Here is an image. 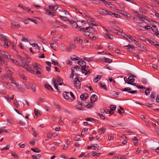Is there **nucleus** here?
<instances>
[{
	"mask_svg": "<svg viewBox=\"0 0 159 159\" xmlns=\"http://www.w3.org/2000/svg\"><path fill=\"white\" fill-rule=\"evenodd\" d=\"M136 44L141 49V50H139V51L144 52L147 50L146 47L144 45H142L140 43H136Z\"/></svg>",
	"mask_w": 159,
	"mask_h": 159,
	"instance_id": "0eeeda50",
	"label": "nucleus"
},
{
	"mask_svg": "<svg viewBox=\"0 0 159 159\" xmlns=\"http://www.w3.org/2000/svg\"><path fill=\"white\" fill-rule=\"evenodd\" d=\"M131 88L129 87H126L125 88L121 89V90L122 91H127V92L129 93H130L133 94L135 93H137V90L131 91Z\"/></svg>",
	"mask_w": 159,
	"mask_h": 159,
	"instance_id": "39448f33",
	"label": "nucleus"
},
{
	"mask_svg": "<svg viewBox=\"0 0 159 159\" xmlns=\"http://www.w3.org/2000/svg\"><path fill=\"white\" fill-rule=\"evenodd\" d=\"M2 82L3 85L7 89L11 90H14V88L13 86L9 82H7L5 80H2Z\"/></svg>",
	"mask_w": 159,
	"mask_h": 159,
	"instance_id": "f03ea898",
	"label": "nucleus"
},
{
	"mask_svg": "<svg viewBox=\"0 0 159 159\" xmlns=\"http://www.w3.org/2000/svg\"><path fill=\"white\" fill-rule=\"evenodd\" d=\"M12 74L7 73V74H5L4 75V76L7 79L10 80L12 77Z\"/></svg>",
	"mask_w": 159,
	"mask_h": 159,
	"instance_id": "a878e982",
	"label": "nucleus"
},
{
	"mask_svg": "<svg viewBox=\"0 0 159 159\" xmlns=\"http://www.w3.org/2000/svg\"><path fill=\"white\" fill-rule=\"evenodd\" d=\"M152 29L153 31H155V33H157L158 29L156 25H153L152 27Z\"/></svg>",
	"mask_w": 159,
	"mask_h": 159,
	"instance_id": "4c0bfd02",
	"label": "nucleus"
},
{
	"mask_svg": "<svg viewBox=\"0 0 159 159\" xmlns=\"http://www.w3.org/2000/svg\"><path fill=\"white\" fill-rule=\"evenodd\" d=\"M19 75L24 80L25 79V75L23 73L21 72H19Z\"/></svg>",
	"mask_w": 159,
	"mask_h": 159,
	"instance_id": "338daca9",
	"label": "nucleus"
},
{
	"mask_svg": "<svg viewBox=\"0 0 159 159\" xmlns=\"http://www.w3.org/2000/svg\"><path fill=\"white\" fill-rule=\"evenodd\" d=\"M95 19H94L90 17L89 16V17L87 18V21L88 22V23L90 24Z\"/></svg>",
	"mask_w": 159,
	"mask_h": 159,
	"instance_id": "5701e85b",
	"label": "nucleus"
},
{
	"mask_svg": "<svg viewBox=\"0 0 159 159\" xmlns=\"http://www.w3.org/2000/svg\"><path fill=\"white\" fill-rule=\"evenodd\" d=\"M29 86L31 88V89L33 90V91H35V86L32 84H29Z\"/></svg>",
	"mask_w": 159,
	"mask_h": 159,
	"instance_id": "3c124183",
	"label": "nucleus"
},
{
	"mask_svg": "<svg viewBox=\"0 0 159 159\" xmlns=\"http://www.w3.org/2000/svg\"><path fill=\"white\" fill-rule=\"evenodd\" d=\"M136 27L138 29L144 31L145 30V27L144 26H142L141 25H138L136 26Z\"/></svg>",
	"mask_w": 159,
	"mask_h": 159,
	"instance_id": "b1692460",
	"label": "nucleus"
},
{
	"mask_svg": "<svg viewBox=\"0 0 159 159\" xmlns=\"http://www.w3.org/2000/svg\"><path fill=\"white\" fill-rule=\"evenodd\" d=\"M20 60L21 61V62L22 63V64L23 65V66H24V65L25 64H27L25 62V59L21 57H20Z\"/></svg>",
	"mask_w": 159,
	"mask_h": 159,
	"instance_id": "052dcab7",
	"label": "nucleus"
},
{
	"mask_svg": "<svg viewBox=\"0 0 159 159\" xmlns=\"http://www.w3.org/2000/svg\"><path fill=\"white\" fill-rule=\"evenodd\" d=\"M69 24L72 25V26L73 28H76L78 29V25L77 23L76 22L73 21H70L69 22Z\"/></svg>",
	"mask_w": 159,
	"mask_h": 159,
	"instance_id": "f8f14e48",
	"label": "nucleus"
},
{
	"mask_svg": "<svg viewBox=\"0 0 159 159\" xmlns=\"http://www.w3.org/2000/svg\"><path fill=\"white\" fill-rule=\"evenodd\" d=\"M50 46L52 48L53 50L56 51V44L54 43H51L50 44Z\"/></svg>",
	"mask_w": 159,
	"mask_h": 159,
	"instance_id": "f704fd0d",
	"label": "nucleus"
},
{
	"mask_svg": "<svg viewBox=\"0 0 159 159\" xmlns=\"http://www.w3.org/2000/svg\"><path fill=\"white\" fill-rule=\"evenodd\" d=\"M105 62L106 63H110L112 62V60L107 58H104Z\"/></svg>",
	"mask_w": 159,
	"mask_h": 159,
	"instance_id": "79ce46f5",
	"label": "nucleus"
},
{
	"mask_svg": "<svg viewBox=\"0 0 159 159\" xmlns=\"http://www.w3.org/2000/svg\"><path fill=\"white\" fill-rule=\"evenodd\" d=\"M124 80H125V81L126 83H127V84H131L133 86H136H136L137 85H136V84L134 83L133 82H129L127 80V79L126 77H125L124 78Z\"/></svg>",
	"mask_w": 159,
	"mask_h": 159,
	"instance_id": "dca6fc26",
	"label": "nucleus"
},
{
	"mask_svg": "<svg viewBox=\"0 0 159 159\" xmlns=\"http://www.w3.org/2000/svg\"><path fill=\"white\" fill-rule=\"evenodd\" d=\"M110 108L111 110L113 111H114L116 109V106L113 105H111L110 106Z\"/></svg>",
	"mask_w": 159,
	"mask_h": 159,
	"instance_id": "774afa93",
	"label": "nucleus"
},
{
	"mask_svg": "<svg viewBox=\"0 0 159 159\" xmlns=\"http://www.w3.org/2000/svg\"><path fill=\"white\" fill-rule=\"evenodd\" d=\"M53 83L54 85L55 88L56 89H57L58 91L59 89L58 88V85L56 83V81L55 78H53L52 79Z\"/></svg>",
	"mask_w": 159,
	"mask_h": 159,
	"instance_id": "393cba45",
	"label": "nucleus"
},
{
	"mask_svg": "<svg viewBox=\"0 0 159 159\" xmlns=\"http://www.w3.org/2000/svg\"><path fill=\"white\" fill-rule=\"evenodd\" d=\"M125 17L126 18H130L132 19V16H131V15L129 13H127V12L126 13V14L125 16Z\"/></svg>",
	"mask_w": 159,
	"mask_h": 159,
	"instance_id": "13d9d810",
	"label": "nucleus"
},
{
	"mask_svg": "<svg viewBox=\"0 0 159 159\" xmlns=\"http://www.w3.org/2000/svg\"><path fill=\"white\" fill-rule=\"evenodd\" d=\"M115 30H116V32L117 34L118 35H120L121 34V32L120 31H119V30L120 28L119 27H118L117 26H114L113 27Z\"/></svg>",
	"mask_w": 159,
	"mask_h": 159,
	"instance_id": "2f4dec72",
	"label": "nucleus"
},
{
	"mask_svg": "<svg viewBox=\"0 0 159 159\" xmlns=\"http://www.w3.org/2000/svg\"><path fill=\"white\" fill-rule=\"evenodd\" d=\"M88 94L87 93L82 94L81 95L80 97L83 100H85L88 98Z\"/></svg>",
	"mask_w": 159,
	"mask_h": 159,
	"instance_id": "ddd939ff",
	"label": "nucleus"
},
{
	"mask_svg": "<svg viewBox=\"0 0 159 159\" xmlns=\"http://www.w3.org/2000/svg\"><path fill=\"white\" fill-rule=\"evenodd\" d=\"M34 111L35 113V115L36 116H38V115L40 114V111H38V110H37L36 109H34Z\"/></svg>",
	"mask_w": 159,
	"mask_h": 159,
	"instance_id": "680f3d73",
	"label": "nucleus"
},
{
	"mask_svg": "<svg viewBox=\"0 0 159 159\" xmlns=\"http://www.w3.org/2000/svg\"><path fill=\"white\" fill-rule=\"evenodd\" d=\"M89 31L90 32L91 34L96 35L97 34V30L95 29L94 28L92 27H90L89 29Z\"/></svg>",
	"mask_w": 159,
	"mask_h": 159,
	"instance_id": "6e6552de",
	"label": "nucleus"
},
{
	"mask_svg": "<svg viewBox=\"0 0 159 159\" xmlns=\"http://www.w3.org/2000/svg\"><path fill=\"white\" fill-rule=\"evenodd\" d=\"M19 7H21V8L27 12H29L30 11V8L29 7H25V6L19 5Z\"/></svg>",
	"mask_w": 159,
	"mask_h": 159,
	"instance_id": "c756f323",
	"label": "nucleus"
},
{
	"mask_svg": "<svg viewBox=\"0 0 159 159\" xmlns=\"http://www.w3.org/2000/svg\"><path fill=\"white\" fill-rule=\"evenodd\" d=\"M60 18L64 21H68L69 19L67 17L61 16H60Z\"/></svg>",
	"mask_w": 159,
	"mask_h": 159,
	"instance_id": "603ef678",
	"label": "nucleus"
},
{
	"mask_svg": "<svg viewBox=\"0 0 159 159\" xmlns=\"http://www.w3.org/2000/svg\"><path fill=\"white\" fill-rule=\"evenodd\" d=\"M12 26L15 27H19L20 25L18 23L15 22L12 24Z\"/></svg>",
	"mask_w": 159,
	"mask_h": 159,
	"instance_id": "49530a36",
	"label": "nucleus"
},
{
	"mask_svg": "<svg viewBox=\"0 0 159 159\" xmlns=\"http://www.w3.org/2000/svg\"><path fill=\"white\" fill-rule=\"evenodd\" d=\"M75 87L78 89H80L81 85V82L78 78H75L74 82Z\"/></svg>",
	"mask_w": 159,
	"mask_h": 159,
	"instance_id": "20e7f679",
	"label": "nucleus"
},
{
	"mask_svg": "<svg viewBox=\"0 0 159 159\" xmlns=\"http://www.w3.org/2000/svg\"><path fill=\"white\" fill-rule=\"evenodd\" d=\"M139 11L141 13L147 14V11L146 9L142 7H140L139 8Z\"/></svg>",
	"mask_w": 159,
	"mask_h": 159,
	"instance_id": "412c9836",
	"label": "nucleus"
},
{
	"mask_svg": "<svg viewBox=\"0 0 159 159\" xmlns=\"http://www.w3.org/2000/svg\"><path fill=\"white\" fill-rule=\"evenodd\" d=\"M90 26L87 27L86 28H83L80 26L78 27V30L80 31L83 32V34L85 36H88L89 37L91 34H90V32L89 31V29Z\"/></svg>",
	"mask_w": 159,
	"mask_h": 159,
	"instance_id": "f257e3e1",
	"label": "nucleus"
},
{
	"mask_svg": "<svg viewBox=\"0 0 159 159\" xmlns=\"http://www.w3.org/2000/svg\"><path fill=\"white\" fill-rule=\"evenodd\" d=\"M36 17H33L31 18H27L26 19L28 20H29L31 21L34 23L35 24H37V21L35 20V19L36 18Z\"/></svg>",
	"mask_w": 159,
	"mask_h": 159,
	"instance_id": "4be33fe9",
	"label": "nucleus"
},
{
	"mask_svg": "<svg viewBox=\"0 0 159 159\" xmlns=\"http://www.w3.org/2000/svg\"><path fill=\"white\" fill-rule=\"evenodd\" d=\"M16 87H17V89L20 90L22 92H24V90L21 89V87L20 85H19L18 84L16 83V85H15Z\"/></svg>",
	"mask_w": 159,
	"mask_h": 159,
	"instance_id": "37998d69",
	"label": "nucleus"
},
{
	"mask_svg": "<svg viewBox=\"0 0 159 159\" xmlns=\"http://www.w3.org/2000/svg\"><path fill=\"white\" fill-rule=\"evenodd\" d=\"M32 66L34 67L35 69L36 70H37L39 69H40V67H41V66L37 64H33L32 65Z\"/></svg>",
	"mask_w": 159,
	"mask_h": 159,
	"instance_id": "7c9ffc66",
	"label": "nucleus"
},
{
	"mask_svg": "<svg viewBox=\"0 0 159 159\" xmlns=\"http://www.w3.org/2000/svg\"><path fill=\"white\" fill-rule=\"evenodd\" d=\"M6 70L8 73L12 74V72L10 70L9 67H7L6 68Z\"/></svg>",
	"mask_w": 159,
	"mask_h": 159,
	"instance_id": "0e129e2a",
	"label": "nucleus"
},
{
	"mask_svg": "<svg viewBox=\"0 0 159 159\" xmlns=\"http://www.w3.org/2000/svg\"><path fill=\"white\" fill-rule=\"evenodd\" d=\"M123 37L125 39H127L130 42H131L132 41V39L125 34H124L123 35Z\"/></svg>",
	"mask_w": 159,
	"mask_h": 159,
	"instance_id": "6ab92c4d",
	"label": "nucleus"
},
{
	"mask_svg": "<svg viewBox=\"0 0 159 159\" xmlns=\"http://www.w3.org/2000/svg\"><path fill=\"white\" fill-rule=\"evenodd\" d=\"M97 115H98L102 119L104 120L105 119V117L102 114H100L99 113H97Z\"/></svg>",
	"mask_w": 159,
	"mask_h": 159,
	"instance_id": "69168bd1",
	"label": "nucleus"
},
{
	"mask_svg": "<svg viewBox=\"0 0 159 159\" xmlns=\"http://www.w3.org/2000/svg\"><path fill=\"white\" fill-rule=\"evenodd\" d=\"M99 84H100L101 87V88L105 90H107V88L106 86L104 83H102L101 82H99Z\"/></svg>",
	"mask_w": 159,
	"mask_h": 159,
	"instance_id": "c85d7f7f",
	"label": "nucleus"
},
{
	"mask_svg": "<svg viewBox=\"0 0 159 159\" xmlns=\"http://www.w3.org/2000/svg\"><path fill=\"white\" fill-rule=\"evenodd\" d=\"M45 11L47 12L46 13L48 15H50L51 16H53L56 14L55 12H51L49 10H45Z\"/></svg>",
	"mask_w": 159,
	"mask_h": 159,
	"instance_id": "a211bd4d",
	"label": "nucleus"
},
{
	"mask_svg": "<svg viewBox=\"0 0 159 159\" xmlns=\"http://www.w3.org/2000/svg\"><path fill=\"white\" fill-rule=\"evenodd\" d=\"M127 80L130 82H133L135 81V79L132 76H129L127 79Z\"/></svg>",
	"mask_w": 159,
	"mask_h": 159,
	"instance_id": "c9c22d12",
	"label": "nucleus"
},
{
	"mask_svg": "<svg viewBox=\"0 0 159 159\" xmlns=\"http://www.w3.org/2000/svg\"><path fill=\"white\" fill-rule=\"evenodd\" d=\"M151 92V89L149 88H147L145 91V93L146 95H148Z\"/></svg>",
	"mask_w": 159,
	"mask_h": 159,
	"instance_id": "72a5a7b5",
	"label": "nucleus"
},
{
	"mask_svg": "<svg viewBox=\"0 0 159 159\" xmlns=\"http://www.w3.org/2000/svg\"><path fill=\"white\" fill-rule=\"evenodd\" d=\"M45 86L46 88L48 89H51L52 91L53 90V88L48 84H45Z\"/></svg>",
	"mask_w": 159,
	"mask_h": 159,
	"instance_id": "de8ad7c7",
	"label": "nucleus"
},
{
	"mask_svg": "<svg viewBox=\"0 0 159 159\" xmlns=\"http://www.w3.org/2000/svg\"><path fill=\"white\" fill-rule=\"evenodd\" d=\"M114 138V136L113 134H111L109 135L108 139L110 140H113Z\"/></svg>",
	"mask_w": 159,
	"mask_h": 159,
	"instance_id": "864d4df0",
	"label": "nucleus"
},
{
	"mask_svg": "<svg viewBox=\"0 0 159 159\" xmlns=\"http://www.w3.org/2000/svg\"><path fill=\"white\" fill-rule=\"evenodd\" d=\"M56 27L57 28H59L61 27H63L65 28H66L67 26L65 25H56Z\"/></svg>",
	"mask_w": 159,
	"mask_h": 159,
	"instance_id": "6e6d98bb",
	"label": "nucleus"
},
{
	"mask_svg": "<svg viewBox=\"0 0 159 159\" xmlns=\"http://www.w3.org/2000/svg\"><path fill=\"white\" fill-rule=\"evenodd\" d=\"M13 104L17 108L20 107V105L18 103V102L16 99H15L14 101Z\"/></svg>",
	"mask_w": 159,
	"mask_h": 159,
	"instance_id": "473e14b6",
	"label": "nucleus"
},
{
	"mask_svg": "<svg viewBox=\"0 0 159 159\" xmlns=\"http://www.w3.org/2000/svg\"><path fill=\"white\" fill-rule=\"evenodd\" d=\"M13 119L12 118L9 117L7 120V121L9 124H11L13 121Z\"/></svg>",
	"mask_w": 159,
	"mask_h": 159,
	"instance_id": "09e8293b",
	"label": "nucleus"
},
{
	"mask_svg": "<svg viewBox=\"0 0 159 159\" xmlns=\"http://www.w3.org/2000/svg\"><path fill=\"white\" fill-rule=\"evenodd\" d=\"M98 97L95 94L92 95L90 98V101L91 103H94L97 100Z\"/></svg>",
	"mask_w": 159,
	"mask_h": 159,
	"instance_id": "9d476101",
	"label": "nucleus"
},
{
	"mask_svg": "<svg viewBox=\"0 0 159 159\" xmlns=\"http://www.w3.org/2000/svg\"><path fill=\"white\" fill-rule=\"evenodd\" d=\"M105 130L106 129L104 127L100 128L98 130L99 135H101L103 134L105 131Z\"/></svg>",
	"mask_w": 159,
	"mask_h": 159,
	"instance_id": "f3484780",
	"label": "nucleus"
},
{
	"mask_svg": "<svg viewBox=\"0 0 159 159\" xmlns=\"http://www.w3.org/2000/svg\"><path fill=\"white\" fill-rule=\"evenodd\" d=\"M156 96V93L154 92H152V93L151 95V98L152 99V101H154L155 100V98Z\"/></svg>",
	"mask_w": 159,
	"mask_h": 159,
	"instance_id": "bb28decb",
	"label": "nucleus"
},
{
	"mask_svg": "<svg viewBox=\"0 0 159 159\" xmlns=\"http://www.w3.org/2000/svg\"><path fill=\"white\" fill-rule=\"evenodd\" d=\"M81 137V136L80 135H77L74 138V140L76 141H79Z\"/></svg>",
	"mask_w": 159,
	"mask_h": 159,
	"instance_id": "e2e57ef3",
	"label": "nucleus"
},
{
	"mask_svg": "<svg viewBox=\"0 0 159 159\" xmlns=\"http://www.w3.org/2000/svg\"><path fill=\"white\" fill-rule=\"evenodd\" d=\"M0 53L2 54V55L5 58H8V57L9 56V57H10V56L8 54L5 52H4L2 51H0Z\"/></svg>",
	"mask_w": 159,
	"mask_h": 159,
	"instance_id": "9b49d317",
	"label": "nucleus"
},
{
	"mask_svg": "<svg viewBox=\"0 0 159 159\" xmlns=\"http://www.w3.org/2000/svg\"><path fill=\"white\" fill-rule=\"evenodd\" d=\"M119 13L124 16V17H125V16L126 14V12L122 10H119L118 11Z\"/></svg>",
	"mask_w": 159,
	"mask_h": 159,
	"instance_id": "4d7b16f0",
	"label": "nucleus"
},
{
	"mask_svg": "<svg viewBox=\"0 0 159 159\" xmlns=\"http://www.w3.org/2000/svg\"><path fill=\"white\" fill-rule=\"evenodd\" d=\"M146 40L147 42L150 43L156 46L158 48L159 47V44H158L157 42H154L153 40L149 39H147Z\"/></svg>",
	"mask_w": 159,
	"mask_h": 159,
	"instance_id": "423d86ee",
	"label": "nucleus"
},
{
	"mask_svg": "<svg viewBox=\"0 0 159 159\" xmlns=\"http://www.w3.org/2000/svg\"><path fill=\"white\" fill-rule=\"evenodd\" d=\"M78 64L81 67L86 66V62L83 61H79L77 62Z\"/></svg>",
	"mask_w": 159,
	"mask_h": 159,
	"instance_id": "2eb2a0df",
	"label": "nucleus"
},
{
	"mask_svg": "<svg viewBox=\"0 0 159 159\" xmlns=\"http://www.w3.org/2000/svg\"><path fill=\"white\" fill-rule=\"evenodd\" d=\"M20 66L25 68L28 71L31 73L34 74L35 72L34 71L32 70L31 66L28 64H25L24 65V66Z\"/></svg>",
	"mask_w": 159,
	"mask_h": 159,
	"instance_id": "7ed1b4c3",
	"label": "nucleus"
},
{
	"mask_svg": "<svg viewBox=\"0 0 159 159\" xmlns=\"http://www.w3.org/2000/svg\"><path fill=\"white\" fill-rule=\"evenodd\" d=\"M100 13L102 15H106L107 14V11L105 10L101 9Z\"/></svg>",
	"mask_w": 159,
	"mask_h": 159,
	"instance_id": "e433bc0d",
	"label": "nucleus"
},
{
	"mask_svg": "<svg viewBox=\"0 0 159 159\" xmlns=\"http://www.w3.org/2000/svg\"><path fill=\"white\" fill-rule=\"evenodd\" d=\"M89 25H92V26H97L98 24L96 22V21L95 20L94 21H93L90 24H89Z\"/></svg>",
	"mask_w": 159,
	"mask_h": 159,
	"instance_id": "bf43d9fd",
	"label": "nucleus"
},
{
	"mask_svg": "<svg viewBox=\"0 0 159 159\" xmlns=\"http://www.w3.org/2000/svg\"><path fill=\"white\" fill-rule=\"evenodd\" d=\"M85 120L87 121H92L93 120L95 121H98L97 120L91 117H87L86 118Z\"/></svg>",
	"mask_w": 159,
	"mask_h": 159,
	"instance_id": "a19ab883",
	"label": "nucleus"
},
{
	"mask_svg": "<svg viewBox=\"0 0 159 159\" xmlns=\"http://www.w3.org/2000/svg\"><path fill=\"white\" fill-rule=\"evenodd\" d=\"M66 51L68 52H70L71 51V45L69 46L66 47Z\"/></svg>",
	"mask_w": 159,
	"mask_h": 159,
	"instance_id": "8fccbe9b",
	"label": "nucleus"
},
{
	"mask_svg": "<svg viewBox=\"0 0 159 159\" xmlns=\"http://www.w3.org/2000/svg\"><path fill=\"white\" fill-rule=\"evenodd\" d=\"M41 157V155L39 154H38L37 156L33 155H32V157L33 159H38L40 157Z\"/></svg>",
	"mask_w": 159,
	"mask_h": 159,
	"instance_id": "ea45409f",
	"label": "nucleus"
},
{
	"mask_svg": "<svg viewBox=\"0 0 159 159\" xmlns=\"http://www.w3.org/2000/svg\"><path fill=\"white\" fill-rule=\"evenodd\" d=\"M123 48H126V49H127L128 51L129 52H131L132 50H130L131 49H134L135 47L133 45L129 44L128 45L125 46L123 47Z\"/></svg>",
	"mask_w": 159,
	"mask_h": 159,
	"instance_id": "1a4fd4ad",
	"label": "nucleus"
},
{
	"mask_svg": "<svg viewBox=\"0 0 159 159\" xmlns=\"http://www.w3.org/2000/svg\"><path fill=\"white\" fill-rule=\"evenodd\" d=\"M88 68V67L86 66L81 67L80 69L81 70L82 73L83 74H85V73L87 71Z\"/></svg>",
	"mask_w": 159,
	"mask_h": 159,
	"instance_id": "aec40b11",
	"label": "nucleus"
},
{
	"mask_svg": "<svg viewBox=\"0 0 159 159\" xmlns=\"http://www.w3.org/2000/svg\"><path fill=\"white\" fill-rule=\"evenodd\" d=\"M92 148H95L94 149L95 150H97L98 149V145L97 144H94L92 145Z\"/></svg>",
	"mask_w": 159,
	"mask_h": 159,
	"instance_id": "5fc2aeb1",
	"label": "nucleus"
},
{
	"mask_svg": "<svg viewBox=\"0 0 159 159\" xmlns=\"http://www.w3.org/2000/svg\"><path fill=\"white\" fill-rule=\"evenodd\" d=\"M137 16L140 19H143L144 17V16H143V15L139 13L137 14Z\"/></svg>",
	"mask_w": 159,
	"mask_h": 159,
	"instance_id": "a18cd8bd",
	"label": "nucleus"
},
{
	"mask_svg": "<svg viewBox=\"0 0 159 159\" xmlns=\"http://www.w3.org/2000/svg\"><path fill=\"white\" fill-rule=\"evenodd\" d=\"M31 150L35 152H39L40 151L37 148H32L31 149Z\"/></svg>",
	"mask_w": 159,
	"mask_h": 159,
	"instance_id": "58836bf2",
	"label": "nucleus"
},
{
	"mask_svg": "<svg viewBox=\"0 0 159 159\" xmlns=\"http://www.w3.org/2000/svg\"><path fill=\"white\" fill-rule=\"evenodd\" d=\"M102 76L100 75H97V76L94 79L93 81L96 83L97 82L102 78Z\"/></svg>",
	"mask_w": 159,
	"mask_h": 159,
	"instance_id": "cd10ccee",
	"label": "nucleus"
},
{
	"mask_svg": "<svg viewBox=\"0 0 159 159\" xmlns=\"http://www.w3.org/2000/svg\"><path fill=\"white\" fill-rule=\"evenodd\" d=\"M4 40V47L7 48H8L9 47V45L8 44V43H9L10 41L8 39H5Z\"/></svg>",
	"mask_w": 159,
	"mask_h": 159,
	"instance_id": "4468645a",
	"label": "nucleus"
},
{
	"mask_svg": "<svg viewBox=\"0 0 159 159\" xmlns=\"http://www.w3.org/2000/svg\"><path fill=\"white\" fill-rule=\"evenodd\" d=\"M139 39L142 41H147L146 38L143 35H139Z\"/></svg>",
	"mask_w": 159,
	"mask_h": 159,
	"instance_id": "c03bdc74",
	"label": "nucleus"
}]
</instances>
